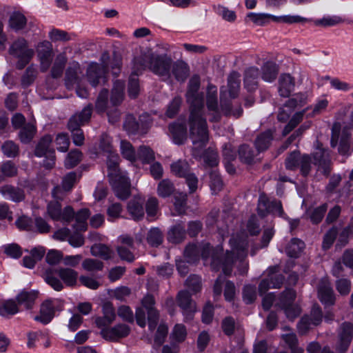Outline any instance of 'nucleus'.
Segmentation results:
<instances>
[{
  "label": "nucleus",
  "mask_w": 353,
  "mask_h": 353,
  "mask_svg": "<svg viewBox=\"0 0 353 353\" xmlns=\"http://www.w3.org/2000/svg\"><path fill=\"white\" fill-rule=\"evenodd\" d=\"M170 50L171 46L165 44L156 50H148L134 59L135 70L148 69L163 81H171L174 78L177 81L184 82L190 75V67L182 59L173 61L167 53Z\"/></svg>",
  "instance_id": "nucleus-1"
},
{
  "label": "nucleus",
  "mask_w": 353,
  "mask_h": 353,
  "mask_svg": "<svg viewBox=\"0 0 353 353\" xmlns=\"http://www.w3.org/2000/svg\"><path fill=\"white\" fill-rule=\"evenodd\" d=\"M200 81L198 77L192 78L186 93L187 102L190 105V125L191 132H207V123L201 111L204 105L203 95L199 92Z\"/></svg>",
  "instance_id": "nucleus-2"
},
{
  "label": "nucleus",
  "mask_w": 353,
  "mask_h": 353,
  "mask_svg": "<svg viewBox=\"0 0 353 353\" xmlns=\"http://www.w3.org/2000/svg\"><path fill=\"white\" fill-rule=\"evenodd\" d=\"M230 244L231 251L227 252L224 260L220 258L217 253H213L212 255V268L214 271H219L222 268L225 275L231 274L234 258L242 260L247 256L248 243L245 241L233 237L230 239Z\"/></svg>",
  "instance_id": "nucleus-3"
},
{
  "label": "nucleus",
  "mask_w": 353,
  "mask_h": 353,
  "mask_svg": "<svg viewBox=\"0 0 353 353\" xmlns=\"http://www.w3.org/2000/svg\"><path fill=\"white\" fill-rule=\"evenodd\" d=\"M78 272L70 268H48L44 271L42 277L46 283L56 291H61L64 284L69 287L77 283Z\"/></svg>",
  "instance_id": "nucleus-4"
},
{
  "label": "nucleus",
  "mask_w": 353,
  "mask_h": 353,
  "mask_svg": "<svg viewBox=\"0 0 353 353\" xmlns=\"http://www.w3.org/2000/svg\"><path fill=\"white\" fill-rule=\"evenodd\" d=\"M241 75L237 72H232L228 78V90L221 91V110L225 115H232L239 117L242 114L243 109L239 107L236 110H232L230 101L228 97L235 99L238 97L240 89Z\"/></svg>",
  "instance_id": "nucleus-5"
},
{
  "label": "nucleus",
  "mask_w": 353,
  "mask_h": 353,
  "mask_svg": "<svg viewBox=\"0 0 353 353\" xmlns=\"http://www.w3.org/2000/svg\"><path fill=\"white\" fill-rule=\"evenodd\" d=\"M9 53L19 59L17 68H23L32 58L34 51L28 47V43L23 38H18L9 48Z\"/></svg>",
  "instance_id": "nucleus-6"
},
{
  "label": "nucleus",
  "mask_w": 353,
  "mask_h": 353,
  "mask_svg": "<svg viewBox=\"0 0 353 353\" xmlns=\"http://www.w3.org/2000/svg\"><path fill=\"white\" fill-rule=\"evenodd\" d=\"M47 214L53 221H61L70 223L74 219V212L71 206H66L62 210L58 201H50L47 205Z\"/></svg>",
  "instance_id": "nucleus-7"
},
{
  "label": "nucleus",
  "mask_w": 353,
  "mask_h": 353,
  "mask_svg": "<svg viewBox=\"0 0 353 353\" xmlns=\"http://www.w3.org/2000/svg\"><path fill=\"white\" fill-rule=\"evenodd\" d=\"M353 338V323L344 322L341 324L338 330V339L335 345L337 353H345Z\"/></svg>",
  "instance_id": "nucleus-8"
},
{
  "label": "nucleus",
  "mask_w": 353,
  "mask_h": 353,
  "mask_svg": "<svg viewBox=\"0 0 353 353\" xmlns=\"http://www.w3.org/2000/svg\"><path fill=\"white\" fill-rule=\"evenodd\" d=\"M314 163L318 167V170L328 176L332 170L330 155L327 150L317 143L316 150L313 153Z\"/></svg>",
  "instance_id": "nucleus-9"
},
{
  "label": "nucleus",
  "mask_w": 353,
  "mask_h": 353,
  "mask_svg": "<svg viewBox=\"0 0 353 353\" xmlns=\"http://www.w3.org/2000/svg\"><path fill=\"white\" fill-rule=\"evenodd\" d=\"M176 300L185 319H192L193 314L196 311V306L189 292L185 290L179 291Z\"/></svg>",
  "instance_id": "nucleus-10"
},
{
  "label": "nucleus",
  "mask_w": 353,
  "mask_h": 353,
  "mask_svg": "<svg viewBox=\"0 0 353 353\" xmlns=\"http://www.w3.org/2000/svg\"><path fill=\"white\" fill-rule=\"evenodd\" d=\"M83 78V70L77 61L70 63L65 73V85L69 90L75 85H79Z\"/></svg>",
  "instance_id": "nucleus-11"
},
{
  "label": "nucleus",
  "mask_w": 353,
  "mask_h": 353,
  "mask_svg": "<svg viewBox=\"0 0 353 353\" xmlns=\"http://www.w3.org/2000/svg\"><path fill=\"white\" fill-rule=\"evenodd\" d=\"M141 303L147 310L148 329L150 331L154 330L159 323L160 317L159 311L154 307V298L151 294H146L143 298Z\"/></svg>",
  "instance_id": "nucleus-12"
},
{
  "label": "nucleus",
  "mask_w": 353,
  "mask_h": 353,
  "mask_svg": "<svg viewBox=\"0 0 353 353\" xmlns=\"http://www.w3.org/2000/svg\"><path fill=\"white\" fill-rule=\"evenodd\" d=\"M318 297L320 301L325 306L329 307L334 305L336 296L331 286L330 283L326 279L320 281L318 287Z\"/></svg>",
  "instance_id": "nucleus-13"
},
{
  "label": "nucleus",
  "mask_w": 353,
  "mask_h": 353,
  "mask_svg": "<svg viewBox=\"0 0 353 353\" xmlns=\"http://www.w3.org/2000/svg\"><path fill=\"white\" fill-rule=\"evenodd\" d=\"M115 195L121 200H125L130 196V183L126 174L110 180Z\"/></svg>",
  "instance_id": "nucleus-14"
},
{
  "label": "nucleus",
  "mask_w": 353,
  "mask_h": 353,
  "mask_svg": "<svg viewBox=\"0 0 353 353\" xmlns=\"http://www.w3.org/2000/svg\"><path fill=\"white\" fill-rule=\"evenodd\" d=\"M106 72L104 67L97 63H91L87 68L85 78L92 86L96 87L105 78Z\"/></svg>",
  "instance_id": "nucleus-15"
},
{
  "label": "nucleus",
  "mask_w": 353,
  "mask_h": 353,
  "mask_svg": "<svg viewBox=\"0 0 353 353\" xmlns=\"http://www.w3.org/2000/svg\"><path fill=\"white\" fill-rule=\"evenodd\" d=\"M189 138L192 143V154L193 157L201 160L202 150L209 142L208 134H190Z\"/></svg>",
  "instance_id": "nucleus-16"
},
{
  "label": "nucleus",
  "mask_w": 353,
  "mask_h": 353,
  "mask_svg": "<svg viewBox=\"0 0 353 353\" xmlns=\"http://www.w3.org/2000/svg\"><path fill=\"white\" fill-rule=\"evenodd\" d=\"M130 332V329L127 325L118 324L110 329L103 328L101 334L106 340L115 341L127 336Z\"/></svg>",
  "instance_id": "nucleus-17"
},
{
  "label": "nucleus",
  "mask_w": 353,
  "mask_h": 353,
  "mask_svg": "<svg viewBox=\"0 0 353 353\" xmlns=\"http://www.w3.org/2000/svg\"><path fill=\"white\" fill-rule=\"evenodd\" d=\"M295 87V79L289 73L281 74L278 79V92L282 97H288Z\"/></svg>",
  "instance_id": "nucleus-18"
},
{
  "label": "nucleus",
  "mask_w": 353,
  "mask_h": 353,
  "mask_svg": "<svg viewBox=\"0 0 353 353\" xmlns=\"http://www.w3.org/2000/svg\"><path fill=\"white\" fill-rule=\"evenodd\" d=\"M92 111V105L85 106L81 112L72 116L68 122V128L71 131L78 130L81 125L88 121Z\"/></svg>",
  "instance_id": "nucleus-19"
},
{
  "label": "nucleus",
  "mask_w": 353,
  "mask_h": 353,
  "mask_svg": "<svg viewBox=\"0 0 353 353\" xmlns=\"http://www.w3.org/2000/svg\"><path fill=\"white\" fill-rule=\"evenodd\" d=\"M150 117L148 114H142L140 118V123H137L132 115H128L123 124L125 130L128 132H134L138 130H145L148 128V121Z\"/></svg>",
  "instance_id": "nucleus-20"
},
{
  "label": "nucleus",
  "mask_w": 353,
  "mask_h": 353,
  "mask_svg": "<svg viewBox=\"0 0 353 353\" xmlns=\"http://www.w3.org/2000/svg\"><path fill=\"white\" fill-rule=\"evenodd\" d=\"M0 193L6 199L17 203L23 201L26 197L23 189L11 185H4L1 187Z\"/></svg>",
  "instance_id": "nucleus-21"
},
{
  "label": "nucleus",
  "mask_w": 353,
  "mask_h": 353,
  "mask_svg": "<svg viewBox=\"0 0 353 353\" xmlns=\"http://www.w3.org/2000/svg\"><path fill=\"white\" fill-rule=\"evenodd\" d=\"M259 70L256 67H250L244 72V87L248 92H252L258 88Z\"/></svg>",
  "instance_id": "nucleus-22"
},
{
  "label": "nucleus",
  "mask_w": 353,
  "mask_h": 353,
  "mask_svg": "<svg viewBox=\"0 0 353 353\" xmlns=\"http://www.w3.org/2000/svg\"><path fill=\"white\" fill-rule=\"evenodd\" d=\"M54 315V308L52 305V302L48 300L41 304L39 315L34 316V319L46 325L52 321Z\"/></svg>",
  "instance_id": "nucleus-23"
},
{
  "label": "nucleus",
  "mask_w": 353,
  "mask_h": 353,
  "mask_svg": "<svg viewBox=\"0 0 353 353\" xmlns=\"http://www.w3.org/2000/svg\"><path fill=\"white\" fill-rule=\"evenodd\" d=\"M350 134H332L331 145L334 148L339 142V152L345 155L350 150Z\"/></svg>",
  "instance_id": "nucleus-24"
},
{
  "label": "nucleus",
  "mask_w": 353,
  "mask_h": 353,
  "mask_svg": "<svg viewBox=\"0 0 353 353\" xmlns=\"http://www.w3.org/2000/svg\"><path fill=\"white\" fill-rule=\"evenodd\" d=\"M186 230L183 223H178L171 227L168 232V240L175 244L181 243L186 238Z\"/></svg>",
  "instance_id": "nucleus-25"
},
{
  "label": "nucleus",
  "mask_w": 353,
  "mask_h": 353,
  "mask_svg": "<svg viewBox=\"0 0 353 353\" xmlns=\"http://www.w3.org/2000/svg\"><path fill=\"white\" fill-rule=\"evenodd\" d=\"M279 72V65L273 61H267L261 67V79L268 83L273 82Z\"/></svg>",
  "instance_id": "nucleus-26"
},
{
  "label": "nucleus",
  "mask_w": 353,
  "mask_h": 353,
  "mask_svg": "<svg viewBox=\"0 0 353 353\" xmlns=\"http://www.w3.org/2000/svg\"><path fill=\"white\" fill-rule=\"evenodd\" d=\"M68 58L65 52H61L56 56L51 64L50 74L52 78L57 79L62 76Z\"/></svg>",
  "instance_id": "nucleus-27"
},
{
  "label": "nucleus",
  "mask_w": 353,
  "mask_h": 353,
  "mask_svg": "<svg viewBox=\"0 0 353 353\" xmlns=\"http://www.w3.org/2000/svg\"><path fill=\"white\" fill-rule=\"evenodd\" d=\"M26 24L27 19L20 12H14L9 17L8 27L16 32L23 30L26 28Z\"/></svg>",
  "instance_id": "nucleus-28"
},
{
  "label": "nucleus",
  "mask_w": 353,
  "mask_h": 353,
  "mask_svg": "<svg viewBox=\"0 0 353 353\" xmlns=\"http://www.w3.org/2000/svg\"><path fill=\"white\" fill-rule=\"evenodd\" d=\"M143 201L140 198H134L128 204V211L134 220H139L144 216Z\"/></svg>",
  "instance_id": "nucleus-29"
},
{
  "label": "nucleus",
  "mask_w": 353,
  "mask_h": 353,
  "mask_svg": "<svg viewBox=\"0 0 353 353\" xmlns=\"http://www.w3.org/2000/svg\"><path fill=\"white\" fill-rule=\"evenodd\" d=\"M125 83L123 81L117 80L114 82L111 90L110 102L113 105H118L121 103L124 99Z\"/></svg>",
  "instance_id": "nucleus-30"
},
{
  "label": "nucleus",
  "mask_w": 353,
  "mask_h": 353,
  "mask_svg": "<svg viewBox=\"0 0 353 353\" xmlns=\"http://www.w3.org/2000/svg\"><path fill=\"white\" fill-rule=\"evenodd\" d=\"M280 268L279 265H274L270 267L266 272L267 276L271 282L272 288H281L284 280V276L279 273Z\"/></svg>",
  "instance_id": "nucleus-31"
},
{
  "label": "nucleus",
  "mask_w": 353,
  "mask_h": 353,
  "mask_svg": "<svg viewBox=\"0 0 353 353\" xmlns=\"http://www.w3.org/2000/svg\"><path fill=\"white\" fill-rule=\"evenodd\" d=\"M151 332H154L153 347L158 348L163 345L168 336V326L165 323H161L157 324L155 329Z\"/></svg>",
  "instance_id": "nucleus-32"
},
{
  "label": "nucleus",
  "mask_w": 353,
  "mask_h": 353,
  "mask_svg": "<svg viewBox=\"0 0 353 353\" xmlns=\"http://www.w3.org/2000/svg\"><path fill=\"white\" fill-rule=\"evenodd\" d=\"M238 153L241 161L249 165L254 162L255 157L257 154V152L248 144L241 145Z\"/></svg>",
  "instance_id": "nucleus-33"
},
{
  "label": "nucleus",
  "mask_w": 353,
  "mask_h": 353,
  "mask_svg": "<svg viewBox=\"0 0 353 353\" xmlns=\"http://www.w3.org/2000/svg\"><path fill=\"white\" fill-rule=\"evenodd\" d=\"M12 123L15 130L22 129L23 132H34L36 130L34 125L26 122L24 116L20 113H16L12 118Z\"/></svg>",
  "instance_id": "nucleus-34"
},
{
  "label": "nucleus",
  "mask_w": 353,
  "mask_h": 353,
  "mask_svg": "<svg viewBox=\"0 0 353 353\" xmlns=\"http://www.w3.org/2000/svg\"><path fill=\"white\" fill-rule=\"evenodd\" d=\"M118 159L119 157L117 156H111L107 161V167L108 170V176L109 178V181L115 180V178L126 174L125 172H122L119 169Z\"/></svg>",
  "instance_id": "nucleus-35"
},
{
  "label": "nucleus",
  "mask_w": 353,
  "mask_h": 353,
  "mask_svg": "<svg viewBox=\"0 0 353 353\" xmlns=\"http://www.w3.org/2000/svg\"><path fill=\"white\" fill-rule=\"evenodd\" d=\"M19 312L17 303L12 299L0 301V316L8 317Z\"/></svg>",
  "instance_id": "nucleus-36"
},
{
  "label": "nucleus",
  "mask_w": 353,
  "mask_h": 353,
  "mask_svg": "<svg viewBox=\"0 0 353 353\" xmlns=\"http://www.w3.org/2000/svg\"><path fill=\"white\" fill-rule=\"evenodd\" d=\"M314 25L317 27L328 28L335 26L343 23L344 19L339 16H325L321 19H311Z\"/></svg>",
  "instance_id": "nucleus-37"
},
{
  "label": "nucleus",
  "mask_w": 353,
  "mask_h": 353,
  "mask_svg": "<svg viewBox=\"0 0 353 353\" xmlns=\"http://www.w3.org/2000/svg\"><path fill=\"white\" fill-rule=\"evenodd\" d=\"M207 106L209 110L219 113V106L217 101V89L216 86L209 85L207 89ZM219 117V114H217Z\"/></svg>",
  "instance_id": "nucleus-38"
},
{
  "label": "nucleus",
  "mask_w": 353,
  "mask_h": 353,
  "mask_svg": "<svg viewBox=\"0 0 353 353\" xmlns=\"http://www.w3.org/2000/svg\"><path fill=\"white\" fill-rule=\"evenodd\" d=\"M37 297V293L34 291H22L17 296V303L24 305L26 308L31 309Z\"/></svg>",
  "instance_id": "nucleus-39"
},
{
  "label": "nucleus",
  "mask_w": 353,
  "mask_h": 353,
  "mask_svg": "<svg viewBox=\"0 0 353 353\" xmlns=\"http://www.w3.org/2000/svg\"><path fill=\"white\" fill-rule=\"evenodd\" d=\"M305 248V243L301 240L294 238L288 244L285 252L288 256L292 258L299 257L301 252Z\"/></svg>",
  "instance_id": "nucleus-40"
},
{
  "label": "nucleus",
  "mask_w": 353,
  "mask_h": 353,
  "mask_svg": "<svg viewBox=\"0 0 353 353\" xmlns=\"http://www.w3.org/2000/svg\"><path fill=\"white\" fill-rule=\"evenodd\" d=\"M90 252L92 256L108 260L112 257L113 251L105 244H94L91 247Z\"/></svg>",
  "instance_id": "nucleus-41"
},
{
  "label": "nucleus",
  "mask_w": 353,
  "mask_h": 353,
  "mask_svg": "<svg viewBox=\"0 0 353 353\" xmlns=\"http://www.w3.org/2000/svg\"><path fill=\"white\" fill-rule=\"evenodd\" d=\"M274 17L276 16L267 13H255L250 12L247 14L246 18L251 21L256 26H263L270 22L274 21Z\"/></svg>",
  "instance_id": "nucleus-42"
},
{
  "label": "nucleus",
  "mask_w": 353,
  "mask_h": 353,
  "mask_svg": "<svg viewBox=\"0 0 353 353\" xmlns=\"http://www.w3.org/2000/svg\"><path fill=\"white\" fill-rule=\"evenodd\" d=\"M52 137L49 134H46L43 136L38 143L36 146L34 150V154L37 157H41L44 156V154H48L50 150H54V149H50V145L52 142Z\"/></svg>",
  "instance_id": "nucleus-43"
},
{
  "label": "nucleus",
  "mask_w": 353,
  "mask_h": 353,
  "mask_svg": "<svg viewBox=\"0 0 353 353\" xmlns=\"http://www.w3.org/2000/svg\"><path fill=\"white\" fill-rule=\"evenodd\" d=\"M146 240L150 246L158 247L163 243V234L159 228H152L148 231Z\"/></svg>",
  "instance_id": "nucleus-44"
},
{
  "label": "nucleus",
  "mask_w": 353,
  "mask_h": 353,
  "mask_svg": "<svg viewBox=\"0 0 353 353\" xmlns=\"http://www.w3.org/2000/svg\"><path fill=\"white\" fill-rule=\"evenodd\" d=\"M142 71H137L133 65V71L129 80L128 94L130 98H136L139 93V83L137 76Z\"/></svg>",
  "instance_id": "nucleus-45"
},
{
  "label": "nucleus",
  "mask_w": 353,
  "mask_h": 353,
  "mask_svg": "<svg viewBox=\"0 0 353 353\" xmlns=\"http://www.w3.org/2000/svg\"><path fill=\"white\" fill-rule=\"evenodd\" d=\"M175 190L174 185L169 179H163L157 186V194L162 198L171 196Z\"/></svg>",
  "instance_id": "nucleus-46"
},
{
  "label": "nucleus",
  "mask_w": 353,
  "mask_h": 353,
  "mask_svg": "<svg viewBox=\"0 0 353 353\" xmlns=\"http://www.w3.org/2000/svg\"><path fill=\"white\" fill-rule=\"evenodd\" d=\"M90 215L89 210L83 208L74 213V219H75L76 223L73 228L76 230H85L86 229L85 222Z\"/></svg>",
  "instance_id": "nucleus-47"
},
{
  "label": "nucleus",
  "mask_w": 353,
  "mask_h": 353,
  "mask_svg": "<svg viewBox=\"0 0 353 353\" xmlns=\"http://www.w3.org/2000/svg\"><path fill=\"white\" fill-rule=\"evenodd\" d=\"M173 174L179 177H184L190 172V165L185 160H179L171 165Z\"/></svg>",
  "instance_id": "nucleus-48"
},
{
  "label": "nucleus",
  "mask_w": 353,
  "mask_h": 353,
  "mask_svg": "<svg viewBox=\"0 0 353 353\" xmlns=\"http://www.w3.org/2000/svg\"><path fill=\"white\" fill-rule=\"evenodd\" d=\"M303 154L298 150L291 152L285 159V165L287 170H296L300 164Z\"/></svg>",
  "instance_id": "nucleus-49"
},
{
  "label": "nucleus",
  "mask_w": 353,
  "mask_h": 353,
  "mask_svg": "<svg viewBox=\"0 0 353 353\" xmlns=\"http://www.w3.org/2000/svg\"><path fill=\"white\" fill-rule=\"evenodd\" d=\"M48 38L52 42H66L72 39L70 34L68 32L54 28L48 32Z\"/></svg>",
  "instance_id": "nucleus-50"
},
{
  "label": "nucleus",
  "mask_w": 353,
  "mask_h": 353,
  "mask_svg": "<svg viewBox=\"0 0 353 353\" xmlns=\"http://www.w3.org/2000/svg\"><path fill=\"white\" fill-rule=\"evenodd\" d=\"M201 248L195 244H188L184 250V257L188 263H194L199 259Z\"/></svg>",
  "instance_id": "nucleus-51"
},
{
  "label": "nucleus",
  "mask_w": 353,
  "mask_h": 353,
  "mask_svg": "<svg viewBox=\"0 0 353 353\" xmlns=\"http://www.w3.org/2000/svg\"><path fill=\"white\" fill-rule=\"evenodd\" d=\"M187 336L186 327L184 325L178 323L176 324L170 333V339L172 341L176 343H182L185 341Z\"/></svg>",
  "instance_id": "nucleus-52"
},
{
  "label": "nucleus",
  "mask_w": 353,
  "mask_h": 353,
  "mask_svg": "<svg viewBox=\"0 0 353 353\" xmlns=\"http://www.w3.org/2000/svg\"><path fill=\"white\" fill-rule=\"evenodd\" d=\"M206 165L214 167L219 163L217 152L211 147H209L204 152L202 151V157Z\"/></svg>",
  "instance_id": "nucleus-53"
},
{
  "label": "nucleus",
  "mask_w": 353,
  "mask_h": 353,
  "mask_svg": "<svg viewBox=\"0 0 353 353\" xmlns=\"http://www.w3.org/2000/svg\"><path fill=\"white\" fill-rule=\"evenodd\" d=\"M296 296V292L293 289H286L280 294L278 303L279 306L281 307L294 304Z\"/></svg>",
  "instance_id": "nucleus-54"
},
{
  "label": "nucleus",
  "mask_w": 353,
  "mask_h": 353,
  "mask_svg": "<svg viewBox=\"0 0 353 353\" xmlns=\"http://www.w3.org/2000/svg\"><path fill=\"white\" fill-rule=\"evenodd\" d=\"M353 234V227L347 225L339 233V236L335 245L336 249H341L349 242V239Z\"/></svg>",
  "instance_id": "nucleus-55"
},
{
  "label": "nucleus",
  "mask_w": 353,
  "mask_h": 353,
  "mask_svg": "<svg viewBox=\"0 0 353 353\" xmlns=\"http://www.w3.org/2000/svg\"><path fill=\"white\" fill-rule=\"evenodd\" d=\"M121 152L123 158L131 162L136 161V152L132 144L125 140L121 141Z\"/></svg>",
  "instance_id": "nucleus-56"
},
{
  "label": "nucleus",
  "mask_w": 353,
  "mask_h": 353,
  "mask_svg": "<svg viewBox=\"0 0 353 353\" xmlns=\"http://www.w3.org/2000/svg\"><path fill=\"white\" fill-rule=\"evenodd\" d=\"M272 201L265 194H261L258 203V214L260 216L264 217L270 213Z\"/></svg>",
  "instance_id": "nucleus-57"
},
{
  "label": "nucleus",
  "mask_w": 353,
  "mask_h": 353,
  "mask_svg": "<svg viewBox=\"0 0 353 353\" xmlns=\"http://www.w3.org/2000/svg\"><path fill=\"white\" fill-rule=\"evenodd\" d=\"M82 153L79 150H71L67 155L65 160V166L68 168L75 167L81 161Z\"/></svg>",
  "instance_id": "nucleus-58"
},
{
  "label": "nucleus",
  "mask_w": 353,
  "mask_h": 353,
  "mask_svg": "<svg viewBox=\"0 0 353 353\" xmlns=\"http://www.w3.org/2000/svg\"><path fill=\"white\" fill-rule=\"evenodd\" d=\"M311 19L301 17L299 15H283L274 17V22H282L288 24L305 23L310 21Z\"/></svg>",
  "instance_id": "nucleus-59"
},
{
  "label": "nucleus",
  "mask_w": 353,
  "mask_h": 353,
  "mask_svg": "<svg viewBox=\"0 0 353 353\" xmlns=\"http://www.w3.org/2000/svg\"><path fill=\"white\" fill-rule=\"evenodd\" d=\"M137 156L143 163H150L155 159L154 151L150 147L145 145L139 147Z\"/></svg>",
  "instance_id": "nucleus-60"
},
{
  "label": "nucleus",
  "mask_w": 353,
  "mask_h": 353,
  "mask_svg": "<svg viewBox=\"0 0 353 353\" xmlns=\"http://www.w3.org/2000/svg\"><path fill=\"white\" fill-rule=\"evenodd\" d=\"M215 11L222 19L226 21L232 23L236 19V12L221 5L215 7Z\"/></svg>",
  "instance_id": "nucleus-61"
},
{
  "label": "nucleus",
  "mask_w": 353,
  "mask_h": 353,
  "mask_svg": "<svg viewBox=\"0 0 353 353\" xmlns=\"http://www.w3.org/2000/svg\"><path fill=\"white\" fill-rule=\"evenodd\" d=\"M82 268L88 272L101 271L103 268V263L95 259H85L82 262Z\"/></svg>",
  "instance_id": "nucleus-62"
},
{
  "label": "nucleus",
  "mask_w": 353,
  "mask_h": 353,
  "mask_svg": "<svg viewBox=\"0 0 353 353\" xmlns=\"http://www.w3.org/2000/svg\"><path fill=\"white\" fill-rule=\"evenodd\" d=\"M338 234V230L336 227L331 228L324 235L322 248L327 250L331 248Z\"/></svg>",
  "instance_id": "nucleus-63"
},
{
  "label": "nucleus",
  "mask_w": 353,
  "mask_h": 353,
  "mask_svg": "<svg viewBox=\"0 0 353 353\" xmlns=\"http://www.w3.org/2000/svg\"><path fill=\"white\" fill-rule=\"evenodd\" d=\"M187 204V194L179 192L174 195V207L176 210L179 214H183L185 212Z\"/></svg>",
  "instance_id": "nucleus-64"
}]
</instances>
